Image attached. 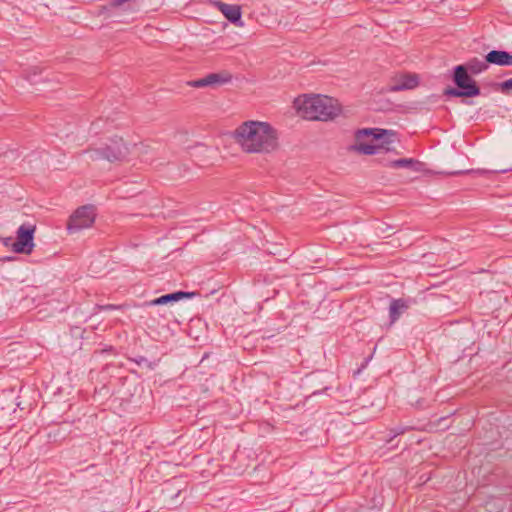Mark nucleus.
<instances>
[{"label": "nucleus", "mask_w": 512, "mask_h": 512, "mask_svg": "<svg viewBox=\"0 0 512 512\" xmlns=\"http://www.w3.org/2000/svg\"><path fill=\"white\" fill-rule=\"evenodd\" d=\"M234 139L246 153H270L278 147L277 132L267 122H243L235 130Z\"/></svg>", "instance_id": "1"}, {"label": "nucleus", "mask_w": 512, "mask_h": 512, "mask_svg": "<svg viewBox=\"0 0 512 512\" xmlns=\"http://www.w3.org/2000/svg\"><path fill=\"white\" fill-rule=\"evenodd\" d=\"M297 113L308 120L329 121L341 113L338 101L329 96H299L294 100Z\"/></svg>", "instance_id": "2"}, {"label": "nucleus", "mask_w": 512, "mask_h": 512, "mask_svg": "<svg viewBox=\"0 0 512 512\" xmlns=\"http://www.w3.org/2000/svg\"><path fill=\"white\" fill-rule=\"evenodd\" d=\"M395 133L380 128H364L355 132L356 144L352 146L355 151L364 155H374L380 150L389 151Z\"/></svg>", "instance_id": "3"}, {"label": "nucleus", "mask_w": 512, "mask_h": 512, "mask_svg": "<svg viewBox=\"0 0 512 512\" xmlns=\"http://www.w3.org/2000/svg\"><path fill=\"white\" fill-rule=\"evenodd\" d=\"M451 79L455 87L448 86L443 95L456 98H474L481 94V89L472 74L462 65H456L452 70Z\"/></svg>", "instance_id": "4"}, {"label": "nucleus", "mask_w": 512, "mask_h": 512, "mask_svg": "<svg viewBox=\"0 0 512 512\" xmlns=\"http://www.w3.org/2000/svg\"><path fill=\"white\" fill-rule=\"evenodd\" d=\"M89 158L95 160H107L109 162L123 161L130 154L129 146L123 141L121 137H113L100 148H90L85 151Z\"/></svg>", "instance_id": "5"}, {"label": "nucleus", "mask_w": 512, "mask_h": 512, "mask_svg": "<svg viewBox=\"0 0 512 512\" xmlns=\"http://www.w3.org/2000/svg\"><path fill=\"white\" fill-rule=\"evenodd\" d=\"M96 207L92 204L83 205L77 208L69 217L67 230L70 234L77 233L82 229L90 228L96 219Z\"/></svg>", "instance_id": "6"}, {"label": "nucleus", "mask_w": 512, "mask_h": 512, "mask_svg": "<svg viewBox=\"0 0 512 512\" xmlns=\"http://www.w3.org/2000/svg\"><path fill=\"white\" fill-rule=\"evenodd\" d=\"M36 225L24 223L17 229L16 240L12 244V250L18 254H30L34 248V233Z\"/></svg>", "instance_id": "7"}, {"label": "nucleus", "mask_w": 512, "mask_h": 512, "mask_svg": "<svg viewBox=\"0 0 512 512\" xmlns=\"http://www.w3.org/2000/svg\"><path fill=\"white\" fill-rule=\"evenodd\" d=\"M232 80V75L227 71L219 73H210L203 78L192 80L188 82V85L194 88L202 87H215L226 84Z\"/></svg>", "instance_id": "8"}, {"label": "nucleus", "mask_w": 512, "mask_h": 512, "mask_svg": "<svg viewBox=\"0 0 512 512\" xmlns=\"http://www.w3.org/2000/svg\"><path fill=\"white\" fill-rule=\"evenodd\" d=\"M419 84V77L416 74L403 73L395 76L389 86V91L398 92L409 90L417 87Z\"/></svg>", "instance_id": "9"}, {"label": "nucleus", "mask_w": 512, "mask_h": 512, "mask_svg": "<svg viewBox=\"0 0 512 512\" xmlns=\"http://www.w3.org/2000/svg\"><path fill=\"white\" fill-rule=\"evenodd\" d=\"M199 295L198 292L175 291L146 301L143 306H159L174 303L183 299H191Z\"/></svg>", "instance_id": "10"}, {"label": "nucleus", "mask_w": 512, "mask_h": 512, "mask_svg": "<svg viewBox=\"0 0 512 512\" xmlns=\"http://www.w3.org/2000/svg\"><path fill=\"white\" fill-rule=\"evenodd\" d=\"M214 5L222 12L225 18L235 24L237 26H242L243 23L241 21L242 13L241 8L238 5L226 4L221 1H215Z\"/></svg>", "instance_id": "11"}, {"label": "nucleus", "mask_w": 512, "mask_h": 512, "mask_svg": "<svg viewBox=\"0 0 512 512\" xmlns=\"http://www.w3.org/2000/svg\"><path fill=\"white\" fill-rule=\"evenodd\" d=\"M489 64L498 66H512V54L504 50H491L486 55Z\"/></svg>", "instance_id": "12"}, {"label": "nucleus", "mask_w": 512, "mask_h": 512, "mask_svg": "<svg viewBox=\"0 0 512 512\" xmlns=\"http://www.w3.org/2000/svg\"><path fill=\"white\" fill-rule=\"evenodd\" d=\"M463 67L467 69L468 72H470L472 75H478L486 70H488L489 65L486 60V57L484 60H481L477 57L470 58L467 60L464 64H461Z\"/></svg>", "instance_id": "13"}, {"label": "nucleus", "mask_w": 512, "mask_h": 512, "mask_svg": "<svg viewBox=\"0 0 512 512\" xmlns=\"http://www.w3.org/2000/svg\"><path fill=\"white\" fill-rule=\"evenodd\" d=\"M409 308L407 301L403 299H393L390 303L389 307V317L391 323L397 321L402 313H404Z\"/></svg>", "instance_id": "14"}, {"label": "nucleus", "mask_w": 512, "mask_h": 512, "mask_svg": "<svg viewBox=\"0 0 512 512\" xmlns=\"http://www.w3.org/2000/svg\"><path fill=\"white\" fill-rule=\"evenodd\" d=\"M18 405L19 404L16 403V398H14L12 396V394H9V395L3 394L2 396H0V406H1V409H7V410H10L12 412H15L16 411V407Z\"/></svg>", "instance_id": "15"}, {"label": "nucleus", "mask_w": 512, "mask_h": 512, "mask_svg": "<svg viewBox=\"0 0 512 512\" xmlns=\"http://www.w3.org/2000/svg\"><path fill=\"white\" fill-rule=\"evenodd\" d=\"M419 164V161L412 158H402L391 162V166L394 168H409L415 169V166Z\"/></svg>", "instance_id": "16"}, {"label": "nucleus", "mask_w": 512, "mask_h": 512, "mask_svg": "<svg viewBox=\"0 0 512 512\" xmlns=\"http://www.w3.org/2000/svg\"><path fill=\"white\" fill-rule=\"evenodd\" d=\"M131 0H107V4L101 6V12L108 11L110 8H116L122 6L125 3L130 2Z\"/></svg>", "instance_id": "17"}, {"label": "nucleus", "mask_w": 512, "mask_h": 512, "mask_svg": "<svg viewBox=\"0 0 512 512\" xmlns=\"http://www.w3.org/2000/svg\"><path fill=\"white\" fill-rule=\"evenodd\" d=\"M497 89L501 91L503 94L508 95L512 90V78H509L503 82L496 83Z\"/></svg>", "instance_id": "18"}, {"label": "nucleus", "mask_w": 512, "mask_h": 512, "mask_svg": "<svg viewBox=\"0 0 512 512\" xmlns=\"http://www.w3.org/2000/svg\"><path fill=\"white\" fill-rule=\"evenodd\" d=\"M133 361L139 366L145 365L150 370L154 369L155 367V363L148 361V359L144 356H138L137 358L133 359Z\"/></svg>", "instance_id": "19"}, {"label": "nucleus", "mask_w": 512, "mask_h": 512, "mask_svg": "<svg viewBox=\"0 0 512 512\" xmlns=\"http://www.w3.org/2000/svg\"><path fill=\"white\" fill-rule=\"evenodd\" d=\"M15 240L12 237H5L2 239V243L5 247H11Z\"/></svg>", "instance_id": "20"}, {"label": "nucleus", "mask_w": 512, "mask_h": 512, "mask_svg": "<svg viewBox=\"0 0 512 512\" xmlns=\"http://www.w3.org/2000/svg\"><path fill=\"white\" fill-rule=\"evenodd\" d=\"M407 428H404V427H397L395 429L392 430L393 432V436H397V435H400V434H403L405 431H406Z\"/></svg>", "instance_id": "21"}, {"label": "nucleus", "mask_w": 512, "mask_h": 512, "mask_svg": "<svg viewBox=\"0 0 512 512\" xmlns=\"http://www.w3.org/2000/svg\"><path fill=\"white\" fill-rule=\"evenodd\" d=\"M121 305H114V304H107L105 306H102V309L104 310H112V309H121Z\"/></svg>", "instance_id": "22"}, {"label": "nucleus", "mask_w": 512, "mask_h": 512, "mask_svg": "<svg viewBox=\"0 0 512 512\" xmlns=\"http://www.w3.org/2000/svg\"><path fill=\"white\" fill-rule=\"evenodd\" d=\"M13 259H14V257H4L3 259H0V261H10Z\"/></svg>", "instance_id": "23"}, {"label": "nucleus", "mask_w": 512, "mask_h": 512, "mask_svg": "<svg viewBox=\"0 0 512 512\" xmlns=\"http://www.w3.org/2000/svg\"><path fill=\"white\" fill-rule=\"evenodd\" d=\"M461 172H453L451 173V175H456V174H460Z\"/></svg>", "instance_id": "24"}, {"label": "nucleus", "mask_w": 512, "mask_h": 512, "mask_svg": "<svg viewBox=\"0 0 512 512\" xmlns=\"http://www.w3.org/2000/svg\"><path fill=\"white\" fill-rule=\"evenodd\" d=\"M2 239H3V238L0 236V241H2Z\"/></svg>", "instance_id": "25"}]
</instances>
